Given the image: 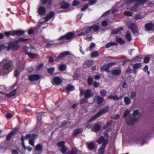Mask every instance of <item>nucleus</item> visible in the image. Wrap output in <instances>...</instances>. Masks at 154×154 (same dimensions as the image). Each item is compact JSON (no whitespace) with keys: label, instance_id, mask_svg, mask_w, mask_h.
I'll return each mask as SVG.
<instances>
[{"label":"nucleus","instance_id":"dca6fc26","mask_svg":"<svg viewBox=\"0 0 154 154\" xmlns=\"http://www.w3.org/2000/svg\"><path fill=\"white\" fill-rule=\"evenodd\" d=\"M86 145L87 146L89 150H93L95 148V145L94 141H91L90 142H87L86 143Z\"/></svg>","mask_w":154,"mask_h":154},{"label":"nucleus","instance_id":"ea45409f","mask_svg":"<svg viewBox=\"0 0 154 154\" xmlns=\"http://www.w3.org/2000/svg\"><path fill=\"white\" fill-rule=\"evenodd\" d=\"M4 35L8 37H9L10 35L13 36V30L9 31H6L4 33Z\"/></svg>","mask_w":154,"mask_h":154},{"label":"nucleus","instance_id":"2f4dec72","mask_svg":"<svg viewBox=\"0 0 154 154\" xmlns=\"http://www.w3.org/2000/svg\"><path fill=\"white\" fill-rule=\"evenodd\" d=\"M53 80L54 82L57 85L60 84L62 82L61 79L58 76L54 77Z\"/></svg>","mask_w":154,"mask_h":154},{"label":"nucleus","instance_id":"bf43d9fd","mask_svg":"<svg viewBox=\"0 0 154 154\" xmlns=\"http://www.w3.org/2000/svg\"><path fill=\"white\" fill-rule=\"evenodd\" d=\"M124 14L125 15L127 16L131 17L132 16V14L131 12L126 11L124 12Z\"/></svg>","mask_w":154,"mask_h":154},{"label":"nucleus","instance_id":"393cba45","mask_svg":"<svg viewBox=\"0 0 154 154\" xmlns=\"http://www.w3.org/2000/svg\"><path fill=\"white\" fill-rule=\"evenodd\" d=\"M104 100V98L103 97H100L99 95L96 97V101L98 105H101Z\"/></svg>","mask_w":154,"mask_h":154},{"label":"nucleus","instance_id":"ddd939ff","mask_svg":"<svg viewBox=\"0 0 154 154\" xmlns=\"http://www.w3.org/2000/svg\"><path fill=\"white\" fill-rule=\"evenodd\" d=\"M13 36L17 35V36H21L23 35L25 32V31L21 29L17 30H13Z\"/></svg>","mask_w":154,"mask_h":154},{"label":"nucleus","instance_id":"c03bdc74","mask_svg":"<svg viewBox=\"0 0 154 154\" xmlns=\"http://www.w3.org/2000/svg\"><path fill=\"white\" fill-rule=\"evenodd\" d=\"M95 46V44L94 43L92 42L89 47L88 48L86 49V51H88V50L91 51L92 50L93 48Z\"/></svg>","mask_w":154,"mask_h":154},{"label":"nucleus","instance_id":"7ed1b4c3","mask_svg":"<svg viewBox=\"0 0 154 154\" xmlns=\"http://www.w3.org/2000/svg\"><path fill=\"white\" fill-rule=\"evenodd\" d=\"M24 68V65L20 61H17L16 66V69L14 72V76L17 78L19 76V74L23 70Z\"/></svg>","mask_w":154,"mask_h":154},{"label":"nucleus","instance_id":"20e7f679","mask_svg":"<svg viewBox=\"0 0 154 154\" xmlns=\"http://www.w3.org/2000/svg\"><path fill=\"white\" fill-rule=\"evenodd\" d=\"M16 40L9 42L8 44V46L7 47V51L11 50L13 51H16L20 46Z\"/></svg>","mask_w":154,"mask_h":154},{"label":"nucleus","instance_id":"de8ad7c7","mask_svg":"<svg viewBox=\"0 0 154 154\" xmlns=\"http://www.w3.org/2000/svg\"><path fill=\"white\" fill-rule=\"evenodd\" d=\"M29 40V39L24 38L22 37H20L18 40H16V41L18 43H19L21 42H25L26 41H27Z\"/></svg>","mask_w":154,"mask_h":154},{"label":"nucleus","instance_id":"f257e3e1","mask_svg":"<svg viewBox=\"0 0 154 154\" xmlns=\"http://www.w3.org/2000/svg\"><path fill=\"white\" fill-rule=\"evenodd\" d=\"M6 60V59H4L3 61L0 63V75H7L12 71L13 65L12 61H8L3 65H1Z\"/></svg>","mask_w":154,"mask_h":154},{"label":"nucleus","instance_id":"09e8293b","mask_svg":"<svg viewBox=\"0 0 154 154\" xmlns=\"http://www.w3.org/2000/svg\"><path fill=\"white\" fill-rule=\"evenodd\" d=\"M141 66V63H136L134 64L133 66V68L134 69H137L140 68Z\"/></svg>","mask_w":154,"mask_h":154},{"label":"nucleus","instance_id":"6ab92c4d","mask_svg":"<svg viewBox=\"0 0 154 154\" xmlns=\"http://www.w3.org/2000/svg\"><path fill=\"white\" fill-rule=\"evenodd\" d=\"M101 128V125L98 124L96 123L94 125L93 128L92 129V131L96 132L100 131Z\"/></svg>","mask_w":154,"mask_h":154},{"label":"nucleus","instance_id":"4468645a","mask_svg":"<svg viewBox=\"0 0 154 154\" xmlns=\"http://www.w3.org/2000/svg\"><path fill=\"white\" fill-rule=\"evenodd\" d=\"M38 135L34 134H27L25 137L26 139L29 138V139L35 140L38 137Z\"/></svg>","mask_w":154,"mask_h":154},{"label":"nucleus","instance_id":"5fc2aeb1","mask_svg":"<svg viewBox=\"0 0 154 154\" xmlns=\"http://www.w3.org/2000/svg\"><path fill=\"white\" fill-rule=\"evenodd\" d=\"M140 113V111L138 109L134 110L133 111V115L134 116H138Z\"/></svg>","mask_w":154,"mask_h":154},{"label":"nucleus","instance_id":"5701e85b","mask_svg":"<svg viewBox=\"0 0 154 154\" xmlns=\"http://www.w3.org/2000/svg\"><path fill=\"white\" fill-rule=\"evenodd\" d=\"M93 61L90 60H87L85 61L83 64V66L84 68H87L93 64Z\"/></svg>","mask_w":154,"mask_h":154},{"label":"nucleus","instance_id":"b1692460","mask_svg":"<svg viewBox=\"0 0 154 154\" xmlns=\"http://www.w3.org/2000/svg\"><path fill=\"white\" fill-rule=\"evenodd\" d=\"M153 23H147L145 25V28L147 31H151L153 29Z\"/></svg>","mask_w":154,"mask_h":154},{"label":"nucleus","instance_id":"a878e982","mask_svg":"<svg viewBox=\"0 0 154 154\" xmlns=\"http://www.w3.org/2000/svg\"><path fill=\"white\" fill-rule=\"evenodd\" d=\"M70 54V52L68 51H65L60 53L57 57V59H61L66 56Z\"/></svg>","mask_w":154,"mask_h":154},{"label":"nucleus","instance_id":"4c0bfd02","mask_svg":"<svg viewBox=\"0 0 154 154\" xmlns=\"http://www.w3.org/2000/svg\"><path fill=\"white\" fill-rule=\"evenodd\" d=\"M66 68V65L64 64H63L60 65L59 67V70L61 72L65 70Z\"/></svg>","mask_w":154,"mask_h":154},{"label":"nucleus","instance_id":"72a5a7b5","mask_svg":"<svg viewBox=\"0 0 154 154\" xmlns=\"http://www.w3.org/2000/svg\"><path fill=\"white\" fill-rule=\"evenodd\" d=\"M118 44L116 43V42H109L108 43L106 44L105 46V47L107 48H109V47L114 46V45H117Z\"/></svg>","mask_w":154,"mask_h":154},{"label":"nucleus","instance_id":"39448f33","mask_svg":"<svg viewBox=\"0 0 154 154\" xmlns=\"http://www.w3.org/2000/svg\"><path fill=\"white\" fill-rule=\"evenodd\" d=\"M75 37V33L72 32L67 33L64 35L58 38L60 41L66 40H72Z\"/></svg>","mask_w":154,"mask_h":154},{"label":"nucleus","instance_id":"f03ea898","mask_svg":"<svg viewBox=\"0 0 154 154\" xmlns=\"http://www.w3.org/2000/svg\"><path fill=\"white\" fill-rule=\"evenodd\" d=\"M109 110V106H106L102 109L100 110L94 116L91 117L88 120V123H90L92 122L98 118L101 115H103L107 112Z\"/></svg>","mask_w":154,"mask_h":154},{"label":"nucleus","instance_id":"c756f323","mask_svg":"<svg viewBox=\"0 0 154 154\" xmlns=\"http://www.w3.org/2000/svg\"><path fill=\"white\" fill-rule=\"evenodd\" d=\"M112 74L115 75H119L121 73L120 69H114L112 71Z\"/></svg>","mask_w":154,"mask_h":154},{"label":"nucleus","instance_id":"774afa93","mask_svg":"<svg viewBox=\"0 0 154 154\" xmlns=\"http://www.w3.org/2000/svg\"><path fill=\"white\" fill-rule=\"evenodd\" d=\"M5 116L7 119H10L12 117V115L11 113H8L5 114Z\"/></svg>","mask_w":154,"mask_h":154},{"label":"nucleus","instance_id":"58836bf2","mask_svg":"<svg viewBox=\"0 0 154 154\" xmlns=\"http://www.w3.org/2000/svg\"><path fill=\"white\" fill-rule=\"evenodd\" d=\"M113 123L112 121L110 120L107 122L105 125H104L103 127V129L104 130L108 127L110 126Z\"/></svg>","mask_w":154,"mask_h":154},{"label":"nucleus","instance_id":"473e14b6","mask_svg":"<svg viewBox=\"0 0 154 154\" xmlns=\"http://www.w3.org/2000/svg\"><path fill=\"white\" fill-rule=\"evenodd\" d=\"M66 89L67 91H70L74 90V88L72 84H69L67 85Z\"/></svg>","mask_w":154,"mask_h":154},{"label":"nucleus","instance_id":"37998d69","mask_svg":"<svg viewBox=\"0 0 154 154\" xmlns=\"http://www.w3.org/2000/svg\"><path fill=\"white\" fill-rule=\"evenodd\" d=\"M25 139H26L25 138V137H24L23 135H22L20 140L22 141V146L25 150H26V147L25 146V144L24 143V140Z\"/></svg>","mask_w":154,"mask_h":154},{"label":"nucleus","instance_id":"2eb2a0df","mask_svg":"<svg viewBox=\"0 0 154 154\" xmlns=\"http://www.w3.org/2000/svg\"><path fill=\"white\" fill-rule=\"evenodd\" d=\"M37 12L39 14L43 15L46 13V8L43 6H41L38 9Z\"/></svg>","mask_w":154,"mask_h":154},{"label":"nucleus","instance_id":"3c124183","mask_svg":"<svg viewBox=\"0 0 154 154\" xmlns=\"http://www.w3.org/2000/svg\"><path fill=\"white\" fill-rule=\"evenodd\" d=\"M54 70L55 69L54 67L50 68L48 69V72L50 75H52L54 71Z\"/></svg>","mask_w":154,"mask_h":154},{"label":"nucleus","instance_id":"8fccbe9b","mask_svg":"<svg viewBox=\"0 0 154 154\" xmlns=\"http://www.w3.org/2000/svg\"><path fill=\"white\" fill-rule=\"evenodd\" d=\"M99 55L98 52L97 51H94L92 53L91 57H97L99 56Z\"/></svg>","mask_w":154,"mask_h":154},{"label":"nucleus","instance_id":"4be33fe9","mask_svg":"<svg viewBox=\"0 0 154 154\" xmlns=\"http://www.w3.org/2000/svg\"><path fill=\"white\" fill-rule=\"evenodd\" d=\"M147 0H126L125 3L127 5L132 4L133 2H146Z\"/></svg>","mask_w":154,"mask_h":154},{"label":"nucleus","instance_id":"c9c22d12","mask_svg":"<svg viewBox=\"0 0 154 154\" xmlns=\"http://www.w3.org/2000/svg\"><path fill=\"white\" fill-rule=\"evenodd\" d=\"M123 27H120L118 28L115 29H113L112 30V33L113 34H116L120 30H122L123 29Z\"/></svg>","mask_w":154,"mask_h":154},{"label":"nucleus","instance_id":"49530a36","mask_svg":"<svg viewBox=\"0 0 154 154\" xmlns=\"http://www.w3.org/2000/svg\"><path fill=\"white\" fill-rule=\"evenodd\" d=\"M43 147L41 144H38L35 147V149L37 151H40L42 150Z\"/></svg>","mask_w":154,"mask_h":154},{"label":"nucleus","instance_id":"a19ab883","mask_svg":"<svg viewBox=\"0 0 154 154\" xmlns=\"http://www.w3.org/2000/svg\"><path fill=\"white\" fill-rule=\"evenodd\" d=\"M124 100L125 104L126 105H128L131 103V100L128 97H125L124 99Z\"/></svg>","mask_w":154,"mask_h":154},{"label":"nucleus","instance_id":"e433bc0d","mask_svg":"<svg viewBox=\"0 0 154 154\" xmlns=\"http://www.w3.org/2000/svg\"><path fill=\"white\" fill-rule=\"evenodd\" d=\"M93 82V79L91 76H89L87 80V83L88 85L90 86L92 85Z\"/></svg>","mask_w":154,"mask_h":154},{"label":"nucleus","instance_id":"6e6d98bb","mask_svg":"<svg viewBox=\"0 0 154 154\" xmlns=\"http://www.w3.org/2000/svg\"><path fill=\"white\" fill-rule=\"evenodd\" d=\"M137 95L136 92L134 91H133L131 92V98L132 99H134Z\"/></svg>","mask_w":154,"mask_h":154},{"label":"nucleus","instance_id":"a18cd8bd","mask_svg":"<svg viewBox=\"0 0 154 154\" xmlns=\"http://www.w3.org/2000/svg\"><path fill=\"white\" fill-rule=\"evenodd\" d=\"M116 41L120 44H123L125 43L124 41L121 37H116Z\"/></svg>","mask_w":154,"mask_h":154},{"label":"nucleus","instance_id":"7c9ffc66","mask_svg":"<svg viewBox=\"0 0 154 154\" xmlns=\"http://www.w3.org/2000/svg\"><path fill=\"white\" fill-rule=\"evenodd\" d=\"M125 38L128 42H130L131 40L132 37L131 33L129 31H127Z\"/></svg>","mask_w":154,"mask_h":154},{"label":"nucleus","instance_id":"f3484780","mask_svg":"<svg viewBox=\"0 0 154 154\" xmlns=\"http://www.w3.org/2000/svg\"><path fill=\"white\" fill-rule=\"evenodd\" d=\"M97 142L99 144H101L102 143H104L107 142V144L108 143V140L107 139L105 140V138L103 136H101L99 139L97 140Z\"/></svg>","mask_w":154,"mask_h":154},{"label":"nucleus","instance_id":"aec40b11","mask_svg":"<svg viewBox=\"0 0 154 154\" xmlns=\"http://www.w3.org/2000/svg\"><path fill=\"white\" fill-rule=\"evenodd\" d=\"M83 131V129L82 128L75 129L72 134V136L74 137H75L78 134L82 132Z\"/></svg>","mask_w":154,"mask_h":154},{"label":"nucleus","instance_id":"338daca9","mask_svg":"<svg viewBox=\"0 0 154 154\" xmlns=\"http://www.w3.org/2000/svg\"><path fill=\"white\" fill-rule=\"evenodd\" d=\"M86 31L87 33H88L91 32L92 30V28H91V26L87 27L86 29Z\"/></svg>","mask_w":154,"mask_h":154},{"label":"nucleus","instance_id":"69168bd1","mask_svg":"<svg viewBox=\"0 0 154 154\" xmlns=\"http://www.w3.org/2000/svg\"><path fill=\"white\" fill-rule=\"evenodd\" d=\"M35 142V140L32 139V140L29 139V144L32 146H34Z\"/></svg>","mask_w":154,"mask_h":154},{"label":"nucleus","instance_id":"412c9836","mask_svg":"<svg viewBox=\"0 0 154 154\" xmlns=\"http://www.w3.org/2000/svg\"><path fill=\"white\" fill-rule=\"evenodd\" d=\"M147 0H126L125 3L127 5L132 4L133 2H146Z\"/></svg>","mask_w":154,"mask_h":154},{"label":"nucleus","instance_id":"13d9d810","mask_svg":"<svg viewBox=\"0 0 154 154\" xmlns=\"http://www.w3.org/2000/svg\"><path fill=\"white\" fill-rule=\"evenodd\" d=\"M130 112V111L128 110V109H126L124 113L123 117L124 118H126L127 116L129 115Z\"/></svg>","mask_w":154,"mask_h":154},{"label":"nucleus","instance_id":"9d476101","mask_svg":"<svg viewBox=\"0 0 154 154\" xmlns=\"http://www.w3.org/2000/svg\"><path fill=\"white\" fill-rule=\"evenodd\" d=\"M135 4L132 6L131 8V10L132 11H134L135 12L137 11V8L139 7V6L141 5H143L146 2H136Z\"/></svg>","mask_w":154,"mask_h":154},{"label":"nucleus","instance_id":"1a4fd4ad","mask_svg":"<svg viewBox=\"0 0 154 154\" xmlns=\"http://www.w3.org/2000/svg\"><path fill=\"white\" fill-rule=\"evenodd\" d=\"M17 128H14L7 135L6 138V140H9L11 139L18 132Z\"/></svg>","mask_w":154,"mask_h":154},{"label":"nucleus","instance_id":"f8f14e48","mask_svg":"<svg viewBox=\"0 0 154 154\" xmlns=\"http://www.w3.org/2000/svg\"><path fill=\"white\" fill-rule=\"evenodd\" d=\"M107 145V142H104L102 144L101 146L98 150V154H104L105 148Z\"/></svg>","mask_w":154,"mask_h":154},{"label":"nucleus","instance_id":"4d7b16f0","mask_svg":"<svg viewBox=\"0 0 154 154\" xmlns=\"http://www.w3.org/2000/svg\"><path fill=\"white\" fill-rule=\"evenodd\" d=\"M101 95L103 97H105L106 94L107 92L106 91L104 90H102L100 91V92Z\"/></svg>","mask_w":154,"mask_h":154},{"label":"nucleus","instance_id":"cd10ccee","mask_svg":"<svg viewBox=\"0 0 154 154\" xmlns=\"http://www.w3.org/2000/svg\"><path fill=\"white\" fill-rule=\"evenodd\" d=\"M26 55H28L30 58L32 59L35 58L37 56V54H36L27 51L26 52Z\"/></svg>","mask_w":154,"mask_h":154},{"label":"nucleus","instance_id":"9b49d317","mask_svg":"<svg viewBox=\"0 0 154 154\" xmlns=\"http://www.w3.org/2000/svg\"><path fill=\"white\" fill-rule=\"evenodd\" d=\"M40 76L38 74H33L30 75L28 77L29 79L31 82H33L38 80Z\"/></svg>","mask_w":154,"mask_h":154},{"label":"nucleus","instance_id":"c85d7f7f","mask_svg":"<svg viewBox=\"0 0 154 154\" xmlns=\"http://www.w3.org/2000/svg\"><path fill=\"white\" fill-rule=\"evenodd\" d=\"M92 30L93 32H98L100 29V27L97 24H94L91 26Z\"/></svg>","mask_w":154,"mask_h":154},{"label":"nucleus","instance_id":"f704fd0d","mask_svg":"<svg viewBox=\"0 0 154 154\" xmlns=\"http://www.w3.org/2000/svg\"><path fill=\"white\" fill-rule=\"evenodd\" d=\"M16 91V90L14 89L11 91L9 94H5V95L7 97H10L15 95Z\"/></svg>","mask_w":154,"mask_h":154},{"label":"nucleus","instance_id":"a211bd4d","mask_svg":"<svg viewBox=\"0 0 154 154\" xmlns=\"http://www.w3.org/2000/svg\"><path fill=\"white\" fill-rule=\"evenodd\" d=\"M55 15V13L53 11H51L50 12L49 14L46 16L44 17L45 21H47L51 18L53 17Z\"/></svg>","mask_w":154,"mask_h":154},{"label":"nucleus","instance_id":"603ef678","mask_svg":"<svg viewBox=\"0 0 154 154\" xmlns=\"http://www.w3.org/2000/svg\"><path fill=\"white\" fill-rule=\"evenodd\" d=\"M65 142L64 141H62L59 142L57 143V145L59 147H63L65 146Z\"/></svg>","mask_w":154,"mask_h":154},{"label":"nucleus","instance_id":"79ce46f5","mask_svg":"<svg viewBox=\"0 0 154 154\" xmlns=\"http://www.w3.org/2000/svg\"><path fill=\"white\" fill-rule=\"evenodd\" d=\"M108 98L109 99L113 100H116L119 99V98L118 97L117 95L114 96L110 95L108 96Z\"/></svg>","mask_w":154,"mask_h":154},{"label":"nucleus","instance_id":"0eeeda50","mask_svg":"<svg viewBox=\"0 0 154 154\" xmlns=\"http://www.w3.org/2000/svg\"><path fill=\"white\" fill-rule=\"evenodd\" d=\"M137 120V119L136 118H132L130 116H129L127 118L126 122L128 125H133L135 123Z\"/></svg>","mask_w":154,"mask_h":154},{"label":"nucleus","instance_id":"680f3d73","mask_svg":"<svg viewBox=\"0 0 154 154\" xmlns=\"http://www.w3.org/2000/svg\"><path fill=\"white\" fill-rule=\"evenodd\" d=\"M80 3L79 1L75 0L73 2L72 5L74 6H76L80 5Z\"/></svg>","mask_w":154,"mask_h":154},{"label":"nucleus","instance_id":"6e6552de","mask_svg":"<svg viewBox=\"0 0 154 154\" xmlns=\"http://www.w3.org/2000/svg\"><path fill=\"white\" fill-rule=\"evenodd\" d=\"M84 96L85 99H88L93 97V94L91 89H87L84 92Z\"/></svg>","mask_w":154,"mask_h":154},{"label":"nucleus","instance_id":"0e129e2a","mask_svg":"<svg viewBox=\"0 0 154 154\" xmlns=\"http://www.w3.org/2000/svg\"><path fill=\"white\" fill-rule=\"evenodd\" d=\"M97 2V0H89V2L91 5L95 4Z\"/></svg>","mask_w":154,"mask_h":154},{"label":"nucleus","instance_id":"052dcab7","mask_svg":"<svg viewBox=\"0 0 154 154\" xmlns=\"http://www.w3.org/2000/svg\"><path fill=\"white\" fill-rule=\"evenodd\" d=\"M150 60V58L148 57H145L144 58L143 63H147L149 62Z\"/></svg>","mask_w":154,"mask_h":154},{"label":"nucleus","instance_id":"e2e57ef3","mask_svg":"<svg viewBox=\"0 0 154 154\" xmlns=\"http://www.w3.org/2000/svg\"><path fill=\"white\" fill-rule=\"evenodd\" d=\"M61 152L63 153H65L67 151V149L65 146L61 148Z\"/></svg>","mask_w":154,"mask_h":154},{"label":"nucleus","instance_id":"423d86ee","mask_svg":"<svg viewBox=\"0 0 154 154\" xmlns=\"http://www.w3.org/2000/svg\"><path fill=\"white\" fill-rule=\"evenodd\" d=\"M115 64L116 63L115 62H111L106 64H104L101 67L100 69V71L101 72L105 71L106 72H110L111 71L109 69V68Z\"/></svg>","mask_w":154,"mask_h":154},{"label":"nucleus","instance_id":"bb28decb","mask_svg":"<svg viewBox=\"0 0 154 154\" xmlns=\"http://www.w3.org/2000/svg\"><path fill=\"white\" fill-rule=\"evenodd\" d=\"M61 5L60 8L61 9H66L68 8L69 6V4L67 3H65V1H63L60 4Z\"/></svg>","mask_w":154,"mask_h":154},{"label":"nucleus","instance_id":"864d4df0","mask_svg":"<svg viewBox=\"0 0 154 154\" xmlns=\"http://www.w3.org/2000/svg\"><path fill=\"white\" fill-rule=\"evenodd\" d=\"M136 27L135 25V24L133 23H131L128 25V28L131 30L134 29Z\"/></svg>","mask_w":154,"mask_h":154}]
</instances>
